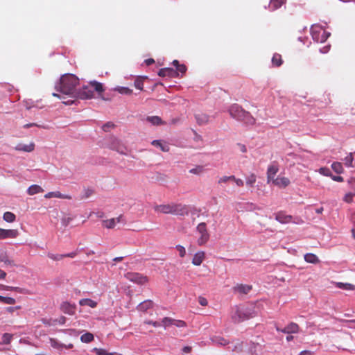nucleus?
I'll return each instance as SVG.
<instances>
[{"instance_id": "obj_42", "label": "nucleus", "mask_w": 355, "mask_h": 355, "mask_svg": "<svg viewBox=\"0 0 355 355\" xmlns=\"http://www.w3.org/2000/svg\"><path fill=\"white\" fill-rule=\"evenodd\" d=\"M116 90L118 91L119 93H120L121 94H125V95H130L132 93V89H130L128 87H119L116 88Z\"/></svg>"}, {"instance_id": "obj_11", "label": "nucleus", "mask_w": 355, "mask_h": 355, "mask_svg": "<svg viewBox=\"0 0 355 355\" xmlns=\"http://www.w3.org/2000/svg\"><path fill=\"white\" fill-rule=\"evenodd\" d=\"M19 235V232L17 230L10 229L6 230L0 228V240L7 239H15Z\"/></svg>"}, {"instance_id": "obj_36", "label": "nucleus", "mask_w": 355, "mask_h": 355, "mask_svg": "<svg viewBox=\"0 0 355 355\" xmlns=\"http://www.w3.org/2000/svg\"><path fill=\"white\" fill-rule=\"evenodd\" d=\"M332 169L336 173H342L343 172V167L341 163L336 162H334L331 164Z\"/></svg>"}, {"instance_id": "obj_52", "label": "nucleus", "mask_w": 355, "mask_h": 355, "mask_svg": "<svg viewBox=\"0 0 355 355\" xmlns=\"http://www.w3.org/2000/svg\"><path fill=\"white\" fill-rule=\"evenodd\" d=\"M173 325H175L178 327H185L187 326V323L183 320L174 319Z\"/></svg>"}, {"instance_id": "obj_33", "label": "nucleus", "mask_w": 355, "mask_h": 355, "mask_svg": "<svg viewBox=\"0 0 355 355\" xmlns=\"http://www.w3.org/2000/svg\"><path fill=\"white\" fill-rule=\"evenodd\" d=\"M94 335L89 332H87L80 336V340L83 343H89L94 340Z\"/></svg>"}, {"instance_id": "obj_40", "label": "nucleus", "mask_w": 355, "mask_h": 355, "mask_svg": "<svg viewBox=\"0 0 355 355\" xmlns=\"http://www.w3.org/2000/svg\"><path fill=\"white\" fill-rule=\"evenodd\" d=\"M35 145L31 143L28 145H19L18 149L25 152H31L34 150Z\"/></svg>"}, {"instance_id": "obj_2", "label": "nucleus", "mask_w": 355, "mask_h": 355, "mask_svg": "<svg viewBox=\"0 0 355 355\" xmlns=\"http://www.w3.org/2000/svg\"><path fill=\"white\" fill-rule=\"evenodd\" d=\"M104 90V87L101 83L93 80L90 81L88 85L83 86L78 89L76 92L75 96L80 99H90L94 98V91H96L98 94L101 95Z\"/></svg>"}, {"instance_id": "obj_59", "label": "nucleus", "mask_w": 355, "mask_h": 355, "mask_svg": "<svg viewBox=\"0 0 355 355\" xmlns=\"http://www.w3.org/2000/svg\"><path fill=\"white\" fill-rule=\"evenodd\" d=\"M198 302L201 306H207L208 304L207 300L203 297H199Z\"/></svg>"}, {"instance_id": "obj_63", "label": "nucleus", "mask_w": 355, "mask_h": 355, "mask_svg": "<svg viewBox=\"0 0 355 355\" xmlns=\"http://www.w3.org/2000/svg\"><path fill=\"white\" fill-rule=\"evenodd\" d=\"M331 176V178L334 181H336V182H343V178L342 176H340V175H338V176H336V175H330Z\"/></svg>"}, {"instance_id": "obj_47", "label": "nucleus", "mask_w": 355, "mask_h": 355, "mask_svg": "<svg viewBox=\"0 0 355 355\" xmlns=\"http://www.w3.org/2000/svg\"><path fill=\"white\" fill-rule=\"evenodd\" d=\"M93 351L96 352V355H114V353L107 352L105 349L101 348H94Z\"/></svg>"}, {"instance_id": "obj_39", "label": "nucleus", "mask_w": 355, "mask_h": 355, "mask_svg": "<svg viewBox=\"0 0 355 355\" xmlns=\"http://www.w3.org/2000/svg\"><path fill=\"white\" fill-rule=\"evenodd\" d=\"M144 80V78H142V77L137 78L134 83L135 87L138 89L143 90Z\"/></svg>"}, {"instance_id": "obj_6", "label": "nucleus", "mask_w": 355, "mask_h": 355, "mask_svg": "<svg viewBox=\"0 0 355 355\" xmlns=\"http://www.w3.org/2000/svg\"><path fill=\"white\" fill-rule=\"evenodd\" d=\"M311 34L314 41L320 43L324 42L331 35L329 32L319 24H315L311 26Z\"/></svg>"}, {"instance_id": "obj_18", "label": "nucleus", "mask_w": 355, "mask_h": 355, "mask_svg": "<svg viewBox=\"0 0 355 355\" xmlns=\"http://www.w3.org/2000/svg\"><path fill=\"white\" fill-rule=\"evenodd\" d=\"M205 258V253L203 251L196 252L192 259L194 266H200Z\"/></svg>"}, {"instance_id": "obj_51", "label": "nucleus", "mask_w": 355, "mask_h": 355, "mask_svg": "<svg viewBox=\"0 0 355 355\" xmlns=\"http://www.w3.org/2000/svg\"><path fill=\"white\" fill-rule=\"evenodd\" d=\"M354 194L352 193H347L345 195L343 200L347 203H350L353 201V197Z\"/></svg>"}, {"instance_id": "obj_60", "label": "nucleus", "mask_w": 355, "mask_h": 355, "mask_svg": "<svg viewBox=\"0 0 355 355\" xmlns=\"http://www.w3.org/2000/svg\"><path fill=\"white\" fill-rule=\"evenodd\" d=\"M177 70L182 73H184L187 71V67L184 64H180L177 67Z\"/></svg>"}, {"instance_id": "obj_46", "label": "nucleus", "mask_w": 355, "mask_h": 355, "mask_svg": "<svg viewBox=\"0 0 355 355\" xmlns=\"http://www.w3.org/2000/svg\"><path fill=\"white\" fill-rule=\"evenodd\" d=\"M174 319L168 317H165L162 319V324L166 328L168 326L173 325Z\"/></svg>"}, {"instance_id": "obj_49", "label": "nucleus", "mask_w": 355, "mask_h": 355, "mask_svg": "<svg viewBox=\"0 0 355 355\" xmlns=\"http://www.w3.org/2000/svg\"><path fill=\"white\" fill-rule=\"evenodd\" d=\"M203 171H204L203 166H197L196 167L191 168L189 171V173H193V174L199 175V174L202 173L203 172Z\"/></svg>"}, {"instance_id": "obj_37", "label": "nucleus", "mask_w": 355, "mask_h": 355, "mask_svg": "<svg viewBox=\"0 0 355 355\" xmlns=\"http://www.w3.org/2000/svg\"><path fill=\"white\" fill-rule=\"evenodd\" d=\"M0 302L6 304H15L16 300L10 297H3L0 295Z\"/></svg>"}, {"instance_id": "obj_16", "label": "nucleus", "mask_w": 355, "mask_h": 355, "mask_svg": "<svg viewBox=\"0 0 355 355\" xmlns=\"http://www.w3.org/2000/svg\"><path fill=\"white\" fill-rule=\"evenodd\" d=\"M271 182L273 184L281 188H285L290 184L289 179L286 177H277Z\"/></svg>"}, {"instance_id": "obj_50", "label": "nucleus", "mask_w": 355, "mask_h": 355, "mask_svg": "<svg viewBox=\"0 0 355 355\" xmlns=\"http://www.w3.org/2000/svg\"><path fill=\"white\" fill-rule=\"evenodd\" d=\"M175 248L178 251L180 257L182 258L186 255V250L184 246L181 245H177Z\"/></svg>"}, {"instance_id": "obj_41", "label": "nucleus", "mask_w": 355, "mask_h": 355, "mask_svg": "<svg viewBox=\"0 0 355 355\" xmlns=\"http://www.w3.org/2000/svg\"><path fill=\"white\" fill-rule=\"evenodd\" d=\"M337 287L344 290H354L355 288V286L353 284L348 283L344 284L341 282L337 283Z\"/></svg>"}, {"instance_id": "obj_10", "label": "nucleus", "mask_w": 355, "mask_h": 355, "mask_svg": "<svg viewBox=\"0 0 355 355\" xmlns=\"http://www.w3.org/2000/svg\"><path fill=\"white\" fill-rule=\"evenodd\" d=\"M276 330L279 332H282L284 334H297L300 331V327L297 323L291 322L283 329L276 327Z\"/></svg>"}, {"instance_id": "obj_7", "label": "nucleus", "mask_w": 355, "mask_h": 355, "mask_svg": "<svg viewBox=\"0 0 355 355\" xmlns=\"http://www.w3.org/2000/svg\"><path fill=\"white\" fill-rule=\"evenodd\" d=\"M198 232L200 234V236L198 239V243L199 245H204L207 242L209 239V234L207 230V225L205 223H200L198 225L197 227Z\"/></svg>"}, {"instance_id": "obj_21", "label": "nucleus", "mask_w": 355, "mask_h": 355, "mask_svg": "<svg viewBox=\"0 0 355 355\" xmlns=\"http://www.w3.org/2000/svg\"><path fill=\"white\" fill-rule=\"evenodd\" d=\"M286 0H270L269 3V9L274 11L279 8L284 3Z\"/></svg>"}, {"instance_id": "obj_43", "label": "nucleus", "mask_w": 355, "mask_h": 355, "mask_svg": "<svg viewBox=\"0 0 355 355\" xmlns=\"http://www.w3.org/2000/svg\"><path fill=\"white\" fill-rule=\"evenodd\" d=\"M232 179H234V175H230V176H223L220 178L218 180V184L219 185L223 184V183H227L229 181H232Z\"/></svg>"}, {"instance_id": "obj_34", "label": "nucleus", "mask_w": 355, "mask_h": 355, "mask_svg": "<svg viewBox=\"0 0 355 355\" xmlns=\"http://www.w3.org/2000/svg\"><path fill=\"white\" fill-rule=\"evenodd\" d=\"M3 218L8 223H12L15 220L16 216L13 213L7 211L4 213Z\"/></svg>"}, {"instance_id": "obj_14", "label": "nucleus", "mask_w": 355, "mask_h": 355, "mask_svg": "<svg viewBox=\"0 0 355 355\" xmlns=\"http://www.w3.org/2000/svg\"><path fill=\"white\" fill-rule=\"evenodd\" d=\"M77 255L76 252H72L67 254H53V253H48L47 256L49 258L53 261H60L64 258L69 257L73 258Z\"/></svg>"}, {"instance_id": "obj_26", "label": "nucleus", "mask_w": 355, "mask_h": 355, "mask_svg": "<svg viewBox=\"0 0 355 355\" xmlns=\"http://www.w3.org/2000/svg\"><path fill=\"white\" fill-rule=\"evenodd\" d=\"M195 117L197 121V123L199 125L205 124L209 121V116L205 114H202V113L196 114Z\"/></svg>"}, {"instance_id": "obj_23", "label": "nucleus", "mask_w": 355, "mask_h": 355, "mask_svg": "<svg viewBox=\"0 0 355 355\" xmlns=\"http://www.w3.org/2000/svg\"><path fill=\"white\" fill-rule=\"evenodd\" d=\"M252 289V286L246 285V284H240L234 287V290L238 291L240 293L247 294Z\"/></svg>"}, {"instance_id": "obj_15", "label": "nucleus", "mask_w": 355, "mask_h": 355, "mask_svg": "<svg viewBox=\"0 0 355 355\" xmlns=\"http://www.w3.org/2000/svg\"><path fill=\"white\" fill-rule=\"evenodd\" d=\"M278 171L279 167L276 164H271L268 166L267 170V179L268 182L275 179V176L277 173Z\"/></svg>"}, {"instance_id": "obj_9", "label": "nucleus", "mask_w": 355, "mask_h": 355, "mask_svg": "<svg viewBox=\"0 0 355 355\" xmlns=\"http://www.w3.org/2000/svg\"><path fill=\"white\" fill-rule=\"evenodd\" d=\"M110 148L121 154H125L126 147L117 138L112 137L110 141Z\"/></svg>"}, {"instance_id": "obj_8", "label": "nucleus", "mask_w": 355, "mask_h": 355, "mask_svg": "<svg viewBox=\"0 0 355 355\" xmlns=\"http://www.w3.org/2000/svg\"><path fill=\"white\" fill-rule=\"evenodd\" d=\"M126 278L137 284H145L148 282V277L137 272H128L125 275Z\"/></svg>"}, {"instance_id": "obj_54", "label": "nucleus", "mask_w": 355, "mask_h": 355, "mask_svg": "<svg viewBox=\"0 0 355 355\" xmlns=\"http://www.w3.org/2000/svg\"><path fill=\"white\" fill-rule=\"evenodd\" d=\"M243 350V343L242 342H238L235 345L234 347L232 349V351L236 352H241Z\"/></svg>"}, {"instance_id": "obj_35", "label": "nucleus", "mask_w": 355, "mask_h": 355, "mask_svg": "<svg viewBox=\"0 0 355 355\" xmlns=\"http://www.w3.org/2000/svg\"><path fill=\"white\" fill-rule=\"evenodd\" d=\"M103 225L107 229H112L116 225V219H114L113 218L108 220H105L103 221Z\"/></svg>"}, {"instance_id": "obj_12", "label": "nucleus", "mask_w": 355, "mask_h": 355, "mask_svg": "<svg viewBox=\"0 0 355 355\" xmlns=\"http://www.w3.org/2000/svg\"><path fill=\"white\" fill-rule=\"evenodd\" d=\"M60 310L64 313L73 315L76 313V306L68 302H63L60 305Z\"/></svg>"}, {"instance_id": "obj_48", "label": "nucleus", "mask_w": 355, "mask_h": 355, "mask_svg": "<svg viewBox=\"0 0 355 355\" xmlns=\"http://www.w3.org/2000/svg\"><path fill=\"white\" fill-rule=\"evenodd\" d=\"M94 193V190L92 189H85L84 190V193L83 195L81 196V199H87L88 198H89L90 196H92Z\"/></svg>"}, {"instance_id": "obj_31", "label": "nucleus", "mask_w": 355, "mask_h": 355, "mask_svg": "<svg viewBox=\"0 0 355 355\" xmlns=\"http://www.w3.org/2000/svg\"><path fill=\"white\" fill-rule=\"evenodd\" d=\"M272 65L275 67H279L283 63L282 55L279 53H275L272 58Z\"/></svg>"}, {"instance_id": "obj_24", "label": "nucleus", "mask_w": 355, "mask_h": 355, "mask_svg": "<svg viewBox=\"0 0 355 355\" xmlns=\"http://www.w3.org/2000/svg\"><path fill=\"white\" fill-rule=\"evenodd\" d=\"M153 302L151 300H146L141 302L138 306L137 309L141 311H146V310L150 309L153 306Z\"/></svg>"}, {"instance_id": "obj_57", "label": "nucleus", "mask_w": 355, "mask_h": 355, "mask_svg": "<svg viewBox=\"0 0 355 355\" xmlns=\"http://www.w3.org/2000/svg\"><path fill=\"white\" fill-rule=\"evenodd\" d=\"M1 261L3 262L6 265L15 266V264L12 260L9 259L7 257H3L1 259Z\"/></svg>"}, {"instance_id": "obj_25", "label": "nucleus", "mask_w": 355, "mask_h": 355, "mask_svg": "<svg viewBox=\"0 0 355 355\" xmlns=\"http://www.w3.org/2000/svg\"><path fill=\"white\" fill-rule=\"evenodd\" d=\"M344 164L347 167H355V160L354 159L353 153H350L344 158Z\"/></svg>"}, {"instance_id": "obj_20", "label": "nucleus", "mask_w": 355, "mask_h": 355, "mask_svg": "<svg viewBox=\"0 0 355 355\" xmlns=\"http://www.w3.org/2000/svg\"><path fill=\"white\" fill-rule=\"evenodd\" d=\"M0 287L1 289L5 290V291H16V292H18L19 293H23V294L29 293L28 291L24 288L10 286H6V285H0Z\"/></svg>"}, {"instance_id": "obj_56", "label": "nucleus", "mask_w": 355, "mask_h": 355, "mask_svg": "<svg viewBox=\"0 0 355 355\" xmlns=\"http://www.w3.org/2000/svg\"><path fill=\"white\" fill-rule=\"evenodd\" d=\"M66 318L64 316H61L58 319L54 320L53 322V324L59 323L60 324H64L66 322Z\"/></svg>"}, {"instance_id": "obj_29", "label": "nucleus", "mask_w": 355, "mask_h": 355, "mask_svg": "<svg viewBox=\"0 0 355 355\" xmlns=\"http://www.w3.org/2000/svg\"><path fill=\"white\" fill-rule=\"evenodd\" d=\"M211 340L213 344L218 345H226L229 343L227 340L220 336H214L211 338Z\"/></svg>"}, {"instance_id": "obj_62", "label": "nucleus", "mask_w": 355, "mask_h": 355, "mask_svg": "<svg viewBox=\"0 0 355 355\" xmlns=\"http://www.w3.org/2000/svg\"><path fill=\"white\" fill-rule=\"evenodd\" d=\"M72 218L71 217H64L62 219V223L64 225L67 226L71 221Z\"/></svg>"}, {"instance_id": "obj_28", "label": "nucleus", "mask_w": 355, "mask_h": 355, "mask_svg": "<svg viewBox=\"0 0 355 355\" xmlns=\"http://www.w3.org/2000/svg\"><path fill=\"white\" fill-rule=\"evenodd\" d=\"M151 144L154 146L159 147L163 152L169 151V146L166 144H163L160 140H153Z\"/></svg>"}, {"instance_id": "obj_13", "label": "nucleus", "mask_w": 355, "mask_h": 355, "mask_svg": "<svg viewBox=\"0 0 355 355\" xmlns=\"http://www.w3.org/2000/svg\"><path fill=\"white\" fill-rule=\"evenodd\" d=\"M275 219L282 224H286L293 222V216L286 215L284 211H278L275 214Z\"/></svg>"}, {"instance_id": "obj_5", "label": "nucleus", "mask_w": 355, "mask_h": 355, "mask_svg": "<svg viewBox=\"0 0 355 355\" xmlns=\"http://www.w3.org/2000/svg\"><path fill=\"white\" fill-rule=\"evenodd\" d=\"M154 210L157 213H162L165 214H176L182 215L186 212L187 209L184 206L180 204H164L154 206Z\"/></svg>"}, {"instance_id": "obj_30", "label": "nucleus", "mask_w": 355, "mask_h": 355, "mask_svg": "<svg viewBox=\"0 0 355 355\" xmlns=\"http://www.w3.org/2000/svg\"><path fill=\"white\" fill-rule=\"evenodd\" d=\"M304 260L311 263H317L320 261L318 257L312 253H308L304 255Z\"/></svg>"}, {"instance_id": "obj_58", "label": "nucleus", "mask_w": 355, "mask_h": 355, "mask_svg": "<svg viewBox=\"0 0 355 355\" xmlns=\"http://www.w3.org/2000/svg\"><path fill=\"white\" fill-rule=\"evenodd\" d=\"M232 181L234 182L238 187H243L244 184L243 181L240 178H236L234 176V179H232Z\"/></svg>"}, {"instance_id": "obj_44", "label": "nucleus", "mask_w": 355, "mask_h": 355, "mask_svg": "<svg viewBox=\"0 0 355 355\" xmlns=\"http://www.w3.org/2000/svg\"><path fill=\"white\" fill-rule=\"evenodd\" d=\"M12 338V334H8V333H5L3 334V336H2V340H3L2 343L8 345L10 343Z\"/></svg>"}, {"instance_id": "obj_61", "label": "nucleus", "mask_w": 355, "mask_h": 355, "mask_svg": "<svg viewBox=\"0 0 355 355\" xmlns=\"http://www.w3.org/2000/svg\"><path fill=\"white\" fill-rule=\"evenodd\" d=\"M145 323H146L148 324L153 325L155 327H160L162 325L159 322H156V321L154 322V321H152V320L146 321Z\"/></svg>"}, {"instance_id": "obj_45", "label": "nucleus", "mask_w": 355, "mask_h": 355, "mask_svg": "<svg viewBox=\"0 0 355 355\" xmlns=\"http://www.w3.org/2000/svg\"><path fill=\"white\" fill-rule=\"evenodd\" d=\"M49 340L51 347L53 348L60 349L64 346L63 344L60 343L55 338H51Z\"/></svg>"}, {"instance_id": "obj_32", "label": "nucleus", "mask_w": 355, "mask_h": 355, "mask_svg": "<svg viewBox=\"0 0 355 355\" xmlns=\"http://www.w3.org/2000/svg\"><path fill=\"white\" fill-rule=\"evenodd\" d=\"M146 120L153 125H155L164 124V122L162 121L161 118L157 116H148Z\"/></svg>"}, {"instance_id": "obj_64", "label": "nucleus", "mask_w": 355, "mask_h": 355, "mask_svg": "<svg viewBox=\"0 0 355 355\" xmlns=\"http://www.w3.org/2000/svg\"><path fill=\"white\" fill-rule=\"evenodd\" d=\"M300 355H313V353L309 350H304L300 353Z\"/></svg>"}, {"instance_id": "obj_55", "label": "nucleus", "mask_w": 355, "mask_h": 355, "mask_svg": "<svg viewBox=\"0 0 355 355\" xmlns=\"http://www.w3.org/2000/svg\"><path fill=\"white\" fill-rule=\"evenodd\" d=\"M114 127V123H112V122H108V123L104 124L103 125L102 128L105 132H107L110 130V128H113Z\"/></svg>"}, {"instance_id": "obj_19", "label": "nucleus", "mask_w": 355, "mask_h": 355, "mask_svg": "<svg viewBox=\"0 0 355 355\" xmlns=\"http://www.w3.org/2000/svg\"><path fill=\"white\" fill-rule=\"evenodd\" d=\"M45 198H58L61 199H71V196L69 195H64L61 193L60 191L49 192L44 195Z\"/></svg>"}, {"instance_id": "obj_22", "label": "nucleus", "mask_w": 355, "mask_h": 355, "mask_svg": "<svg viewBox=\"0 0 355 355\" xmlns=\"http://www.w3.org/2000/svg\"><path fill=\"white\" fill-rule=\"evenodd\" d=\"M80 306H88L91 308H95L97 306V302L92 299L84 298L79 301Z\"/></svg>"}, {"instance_id": "obj_3", "label": "nucleus", "mask_w": 355, "mask_h": 355, "mask_svg": "<svg viewBox=\"0 0 355 355\" xmlns=\"http://www.w3.org/2000/svg\"><path fill=\"white\" fill-rule=\"evenodd\" d=\"M228 112L232 118L243 121L248 125H254L255 123L256 120L251 114L236 103L232 105L229 107Z\"/></svg>"}, {"instance_id": "obj_17", "label": "nucleus", "mask_w": 355, "mask_h": 355, "mask_svg": "<svg viewBox=\"0 0 355 355\" xmlns=\"http://www.w3.org/2000/svg\"><path fill=\"white\" fill-rule=\"evenodd\" d=\"M158 75L161 77H176L178 76V72L172 68H162L159 69Z\"/></svg>"}, {"instance_id": "obj_4", "label": "nucleus", "mask_w": 355, "mask_h": 355, "mask_svg": "<svg viewBox=\"0 0 355 355\" xmlns=\"http://www.w3.org/2000/svg\"><path fill=\"white\" fill-rule=\"evenodd\" d=\"M255 316L254 310L243 306H236L231 311V318L234 323H240Z\"/></svg>"}, {"instance_id": "obj_1", "label": "nucleus", "mask_w": 355, "mask_h": 355, "mask_svg": "<svg viewBox=\"0 0 355 355\" xmlns=\"http://www.w3.org/2000/svg\"><path fill=\"white\" fill-rule=\"evenodd\" d=\"M79 84V79L75 75L66 74L61 77L60 83L55 88L58 92L66 95H74L77 92L76 86Z\"/></svg>"}, {"instance_id": "obj_53", "label": "nucleus", "mask_w": 355, "mask_h": 355, "mask_svg": "<svg viewBox=\"0 0 355 355\" xmlns=\"http://www.w3.org/2000/svg\"><path fill=\"white\" fill-rule=\"evenodd\" d=\"M319 173L324 176H330L331 175V171L327 167H321L319 169Z\"/></svg>"}, {"instance_id": "obj_27", "label": "nucleus", "mask_w": 355, "mask_h": 355, "mask_svg": "<svg viewBox=\"0 0 355 355\" xmlns=\"http://www.w3.org/2000/svg\"><path fill=\"white\" fill-rule=\"evenodd\" d=\"M44 189L40 186L37 184L31 185V187H28L27 191L28 193L31 196L38 193H42Z\"/></svg>"}, {"instance_id": "obj_38", "label": "nucleus", "mask_w": 355, "mask_h": 355, "mask_svg": "<svg viewBox=\"0 0 355 355\" xmlns=\"http://www.w3.org/2000/svg\"><path fill=\"white\" fill-rule=\"evenodd\" d=\"M257 180L256 175L254 173H251L247 178H246V184L248 186H250L251 187H253Z\"/></svg>"}]
</instances>
